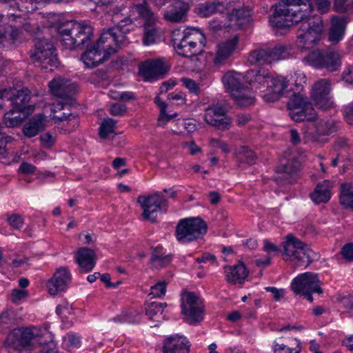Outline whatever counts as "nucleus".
Masks as SVG:
<instances>
[{"label":"nucleus","instance_id":"nucleus-1","mask_svg":"<svg viewBox=\"0 0 353 353\" xmlns=\"http://www.w3.org/2000/svg\"><path fill=\"white\" fill-rule=\"evenodd\" d=\"M313 10L312 0H281L275 5L270 22L279 28L299 24L297 46L301 50L310 49L319 41L323 30L322 17L311 15Z\"/></svg>","mask_w":353,"mask_h":353},{"label":"nucleus","instance_id":"nucleus-2","mask_svg":"<svg viewBox=\"0 0 353 353\" xmlns=\"http://www.w3.org/2000/svg\"><path fill=\"white\" fill-rule=\"evenodd\" d=\"M58 32L62 45L69 50L88 46L92 36V28L85 23L70 21L61 25Z\"/></svg>","mask_w":353,"mask_h":353},{"label":"nucleus","instance_id":"nucleus-3","mask_svg":"<svg viewBox=\"0 0 353 353\" xmlns=\"http://www.w3.org/2000/svg\"><path fill=\"white\" fill-rule=\"evenodd\" d=\"M31 61L37 67L47 70L48 67H57L59 63L56 49L48 39H34V48L30 52Z\"/></svg>","mask_w":353,"mask_h":353},{"label":"nucleus","instance_id":"nucleus-4","mask_svg":"<svg viewBox=\"0 0 353 353\" xmlns=\"http://www.w3.org/2000/svg\"><path fill=\"white\" fill-rule=\"evenodd\" d=\"M294 84L296 87V92H293L292 97L287 103L290 117L296 122L314 121L316 113L312 103L300 94L301 83L295 81Z\"/></svg>","mask_w":353,"mask_h":353},{"label":"nucleus","instance_id":"nucleus-5","mask_svg":"<svg viewBox=\"0 0 353 353\" xmlns=\"http://www.w3.org/2000/svg\"><path fill=\"white\" fill-rule=\"evenodd\" d=\"M207 231L208 225L201 218H185L178 223L175 236L180 243H185L202 238Z\"/></svg>","mask_w":353,"mask_h":353},{"label":"nucleus","instance_id":"nucleus-6","mask_svg":"<svg viewBox=\"0 0 353 353\" xmlns=\"http://www.w3.org/2000/svg\"><path fill=\"white\" fill-rule=\"evenodd\" d=\"M37 343L41 344L39 330L32 328L14 329L7 337L6 345L10 353L21 350L23 347L30 348Z\"/></svg>","mask_w":353,"mask_h":353},{"label":"nucleus","instance_id":"nucleus-7","mask_svg":"<svg viewBox=\"0 0 353 353\" xmlns=\"http://www.w3.org/2000/svg\"><path fill=\"white\" fill-rule=\"evenodd\" d=\"M304 60L316 68H325L329 72L339 70L342 63L341 55L333 50H314L305 56Z\"/></svg>","mask_w":353,"mask_h":353},{"label":"nucleus","instance_id":"nucleus-8","mask_svg":"<svg viewBox=\"0 0 353 353\" xmlns=\"http://www.w3.org/2000/svg\"><path fill=\"white\" fill-rule=\"evenodd\" d=\"M181 310L185 320L190 324L199 323L203 319V301L194 292H186L182 295Z\"/></svg>","mask_w":353,"mask_h":353},{"label":"nucleus","instance_id":"nucleus-9","mask_svg":"<svg viewBox=\"0 0 353 353\" xmlns=\"http://www.w3.org/2000/svg\"><path fill=\"white\" fill-rule=\"evenodd\" d=\"M290 52L283 45H276L273 48H260L252 50L248 57L249 62L252 65L270 64L274 61L288 57Z\"/></svg>","mask_w":353,"mask_h":353},{"label":"nucleus","instance_id":"nucleus-10","mask_svg":"<svg viewBox=\"0 0 353 353\" xmlns=\"http://www.w3.org/2000/svg\"><path fill=\"white\" fill-rule=\"evenodd\" d=\"M107 43L101 41V37L96 43L81 56V60L88 68H93L107 60L117 52L114 47L107 46Z\"/></svg>","mask_w":353,"mask_h":353},{"label":"nucleus","instance_id":"nucleus-11","mask_svg":"<svg viewBox=\"0 0 353 353\" xmlns=\"http://www.w3.org/2000/svg\"><path fill=\"white\" fill-rule=\"evenodd\" d=\"M132 27V19L125 18L115 27L104 30L101 34V41L107 43V46L114 47L117 51L119 45L125 40V34L131 31Z\"/></svg>","mask_w":353,"mask_h":353},{"label":"nucleus","instance_id":"nucleus-12","mask_svg":"<svg viewBox=\"0 0 353 353\" xmlns=\"http://www.w3.org/2000/svg\"><path fill=\"white\" fill-rule=\"evenodd\" d=\"M137 202L143 210V218L150 220L152 222L156 221V218L153 216L154 213L168 206L167 199L162 193L158 192L148 196H139Z\"/></svg>","mask_w":353,"mask_h":353},{"label":"nucleus","instance_id":"nucleus-13","mask_svg":"<svg viewBox=\"0 0 353 353\" xmlns=\"http://www.w3.org/2000/svg\"><path fill=\"white\" fill-rule=\"evenodd\" d=\"M49 88L54 97L65 101L61 104L59 109H63L64 107L70 105L74 101L72 97L76 93L77 87L70 80L55 78L50 81Z\"/></svg>","mask_w":353,"mask_h":353},{"label":"nucleus","instance_id":"nucleus-14","mask_svg":"<svg viewBox=\"0 0 353 353\" xmlns=\"http://www.w3.org/2000/svg\"><path fill=\"white\" fill-rule=\"evenodd\" d=\"M318 274L312 272H305L294 278L291 283L292 290L296 294L302 292H313L321 294L323 289L321 287Z\"/></svg>","mask_w":353,"mask_h":353},{"label":"nucleus","instance_id":"nucleus-15","mask_svg":"<svg viewBox=\"0 0 353 353\" xmlns=\"http://www.w3.org/2000/svg\"><path fill=\"white\" fill-rule=\"evenodd\" d=\"M331 81L328 79L317 81L312 88L311 98L315 105L323 110L333 107L334 103L330 97Z\"/></svg>","mask_w":353,"mask_h":353},{"label":"nucleus","instance_id":"nucleus-16","mask_svg":"<svg viewBox=\"0 0 353 353\" xmlns=\"http://www.w3.org/2000/svg\"><path fill=\"white\" fill-rule=\"evenodd\" d=\"M300 166V162L296 157L288 160L282 159L276 168L275 181L282 185L292 183L296 179Z\"/></svg>","mask_w":353,"mask_h":353},{"label":"nucleus","instance_id":"nucleus-17","mask_svg":"<svg viewBox=\"0 0 353 353\" xmlns=\"http://www.w3.org/2000/svg\"><path fill=\"white\" fill-rule=\"evenodd\" d=\"M290 81L283 76H272L263 95L264 100L267 102H274L282 97L287 96L290 92H295L292 87L288 88Z\"/></svg>","mask_w":353,"mask_h":353},{"label":"nucleus","instance_id":"nucleus-18","mask_svg":"<svg viewBox=\"0 0 353 353\" xmlns=\"http://www.w3.org/2000/svg\"><path fill=\"white\" fill-rule=\"evenodd\" d=\"M205 122L220 130H228L232 124V119L226 114L224 108L219 105L209 106L205 109Z\"/></svg>","mask_w":353,"mask_h":353},{"label":"nucleus","instance_id":"nucleus-19","mask_svg":"<svg viewBox=\"0 0 353 353\" xmlns=\"http://www.w3.org/2000/svg\"><path fill=\"white\" fill-rule=\"evenodd\" d=\"M170 66L164 58H158L145 61L139 66V74L145 80L150 81L163 76L169 70Z\"/></svg>","mask_w":353,"mask_h":353},{"label":"nucleus","instance_id":"nucleus-20","mask_svg":"<svg viewBox=\"0 0 353 353\" xmlns=\"http://www.w3.org/2000/svg\"><path fill=\"white\" fill-rule=\"evenodd\" d=\"M337 123L333 120L322 121L317 124L310 123L304 131L306 141H317L320 136H328L337 130Z\"/></svg>","mask_w":353,"mask_h":353},{"label":"nucleus","instance_id":"nucleus-21","mask_svg":"<svg viewBox=\"0 0 353 353\" xmlns=\"http://www.w3.org/2000/svg\"><path fill=\"white\" fill-rule=\"evenodd\" d=\"M72 276L65 267L58 268L48 282V288L51 295H56L65 291L71 282Z\"/></svg>","mask_w":353,"mask_h":353},{"label":"nucleus","instance_id":"nucleus-22","mask_svg":"<svg viewBox=\"0 0 353 353\" xmlns=\"http://www.w3.org/2000/svg\"><path fill=\"white\" fill-rule=\"evenodd\" d=\"M239 43V36L232 38L216 45L213 62L216 65L224 64L232 56Z\"/></svg>","mask_w":353,"mask_h":353},{"label":"nucleus","instance_id":"nucleus-23","mask_svg":"<svg viewBox=\"0 0 353 353\" xmlns=\"http://www.w3.org/2000/svg\"><path fill=\"white\" fill-rule=\"evenodd\" d=\"M190 342L182 335L166 338L163 343V353H190Z\"/></svg>","mask_w":353,"mask_h":353},{"label":"nucleus","instance_id":"nucleus-24","mask_svg":"<svg viewBox=\"0 0 353 353\" xmlns=\"http://www.w3.org/2000/svg\"><path fill=\"white\" fill-rule=\"evenodd\" d=\"M347 23V20L345 16H332L330 19V28L328 32L329 41L333 44H336L342 40Z\"/></svg>","mask_w":353,"mask_h":353},{"label":"nucleus","instance_id":"nucleus-25","mask_svg":"<svg viewBox=\"0 0 353 353\" xmlns=\"http://www.w3.org/2000/svg\"><path fill=\"white\" fill-rule=\"evenodd\" d=\"M97 256L93 250L82 247L76 252V262L84 272L91 271L95 266Z\"/></svg>","mask_w":353,"mask_h":353},{"label":"nucleus","instance_id":"nucleus-26","mask_svg":"<svg viewBox=\"0 0 353 353\" xmlns=\"http://www.w3.org/2000/svg\"><path fill=\"white\" fill-rule=\"evenodd\" d=\"M189 8L188 2L177 1L172 8L165 11L163 17L166 21L172 23L183 22L186 19Z\"/></svg>","mask_w":353,"mask_h":353},{"label":"nucleus","instance_id":"nucleus-27","mask_svg":"<svg viewBox=\"0 0 353 353\" xmlns=\"http://www.w3.org/2000/svg\"><path fill=\"white\" fill-rule=\"evenodd\" d=\"M224 270L226 281L233 285L243 283L248 274V270L242 261L232 266H225Z\"/></svg>","mask_w":353,"mask_h":353},{"label":"nucleus","instance_id":"nucleus-28","mask_svg":"<svg viewBox=\"0 0 353 353\" xmlns=\"http://www.w3.org/2000/svg\"><path fill=\"white\" fill-rule=\"evenodd\" d=\"M9 92L6 94V100L11 102L12 108L24 111L26 104L30 100L29 91L27 89L10 88Z\"/></svg>","mask_w":353,"mask_h":353},{"label":"nucleus","instance_id":"nucleus-29","mask_svg":"<svg viewBox=\"0 0 353 353\" xmlns=\"http://www.w3.org/2000/svg\"><path fill=\"white\" fill-rule=\"evenodd\" d=\"M303 243H304L301 241L293 235H288L286 236L285 241L282 243L283 254L286 256L284 260L286 261H293L296 255L299 254V252H303L301 248H303Z\"/></svg>","mask_w":353,"mask_h":353},{"label":"nucleus","instance_id":"nucleus-30","mask_svg":"<svg viewBox=\"0 0 353 353\" xmlns=\"http://www.w3.org/2000/svg\"><path fill=\"white\" fill-rule=\"evenodd\" d=\"M46 116L41 114L34 115L23 126V133L28 138L37 136L46 128Z\"/></svg>","mask_w":353,"mask_h":353},{"label":"nucleus","instance_id":"nucleus-31","mask_svg":"<svg viewBox=\"0 0 353 353\" xmlns=\"http://www.w3.org/2000/svg\"><path fill=\"white\" fill-rule=\"evenodd\" d=\"M247 77L250 85H253L256 88L260 89L261 86L269 85L272 76L265 70H252L248 72Z\"/></svg>","mask_w":353,"mask_h":353},{"label":"nucleus","instance_id":"nucleus-32","mask_svg":"<svg viewBox=\"0 0 353 353\" xmlns=\"http://www.w3.org/2000/svg\"><path fill=\"white\" fill-rule=\"evenodd\" d=\"M331 188L328 181L319 183L314 191L310 194L311 199L317 204L327 203L330 199Z\"/></svg>","mask_w":353,"mask_h":353},{"label":"nucleus","instance_id":"nucleus-33","mask_svg":"<svg viewBox=\"0 0 353 353\" xmlns=\"http://www.w3.org/2000/svg\"><path fill=\"white\" fill-rule=\"evenodd\" d=\"M223 83L228 91L232 96L234 92L239 91L245 85L243 83L242 75L234 72L225 73L222 78Z\"/></svg>","mask_w":353,"mask_h":353},{"label":"nucleus","instance_id":"nucleus-34","mask_svg":"<svg viewBox=\"0 0 353 353\" xmlns=\"http://www.w3.org/2000/svg\"><path fill=\"white\" fill-rule=\"evenodd\" d=\"M236 103L241 108H247L254 104L255 97L254 93L249 87L244 86L239 91H235L232 96Z\"/></svg>","mask_w":353,"mask_h":353},{"label":"nucleus","instance_id":"nucleus-35","mask_svg":"<svg viewBox=\"0 0 353 353\" xmlns=\"http://www.w3.org/2000/svg\"><path fill=\"white\" fill-rule=\"evenodd\" d=\"M176 48L180 56L187 58L195 57L201 53L203 48L181 38L178 43H175Z\"/></svg>","mask_w":353,"mask_h":353},{"label":"nucleus","instance_id":"nucleus-36","mask_svg":"<svg viewBox=\"0 0 353 353\" xmlns=\"http://www.w3.org/2000/svg\"><path fill=\"white\" fill-rule=\"evenodd\" d=\"M167 306L166 303L153 301L145 305V314L152 321L161 323L164 320L163 310Z\"/></svg>","mask_w":353,"mask_h":353},{"label":"nucleus","instance_id":"nucleus-37","mask_svg":"<svg viewBox=\"0 0 353 353\" xmlns=\"http://www.w3.org/2000/svg\"><path fill=\"white\" fill-rule=\"evenodd\" d=\"M133 8L138 13L139 17L145 21L144 25H154L156 23L157 17L145 1L134 4Z\"/></svg>","mask_w":353,"mask_h":353},{"label":"nucleus","instance_id":"nucleus-38","mask_svg":"<svg viewBox=\"0 0 353 353\" xmlns=\"http://www.w3.org/2000/svg\"><path fill=\"white\" fill-rule=\"evenodd\" d=\"M181 38L202 48L205 46V37L203 33L198 28H186L183 31Z\"/></svg>","mask_w":353,"mask_h":353},{"label":"nucleus","instance_id":"nucleus-39","mask_svg":"<svg viewBox=\"0 0 353 353\" xmlns=\"http://www.w3.org/2000/svg\"><path fill=\"white\" fill-rule=\"evenodd\" d=\"M161 247H152V256L150 263L155 268L166 267L171 262V256L163 255L161 253Z\"/></svg>","mask_w":353,"mask_h":353},{"label":"nucleus","instance_id":"nucleus-40","mask_svg":"<svg viewBox=\"0 0 353 353\" xmlns=\"http://www.w3.org/2000/svg\"><path fill=\"white\" fill-rule=\"evenodd\" d=\"M53 119L57 121L64 122L63 126L65 128V130L70 132L74 130L79 124V119L77 115L72 113H63L62 114H54Z\"/></svg>","mask_w":353,"mask_h":353},{"label":"nucleus","instance_id":"nucleus-41","mask_svg":"<svg viewBox=\"0 0 353 353\" xmlns=\"http://www.w3.org/2000/svg\"><path fill=\"white\" fill-rule=\"evenodd\" d=\"M250 16V10L240 8L232 9V12L229 15V18L231 21L234 22L236 25L241 27L249 22Z\"/></svg>","mask_w":353,"mask_h":353},{"label":"nucleus","instance_id":"nucleus-42","mask_svg":"<svg viewBox=\"0 0 353 353\" xmlns=\"http://www.w3.org/2000/svg\"><path fill=\"white\" fill-rule=\"evenodd\" d=\"M23 110L12 108L3 117V123L8 128H14L19 125L24 120L25 117H21Z\"/></svg>","mask_w":353,"mask_h":353},{"label":"nucleus","instance_id":"nucleus-43","mask_svg":"<svg viewBox=\"0 0 353 353\" xmlns=\"http://www.w3.org/2000/svg\"><path fill=\"white\" fill-rule=\"evenodd\" d=\"M301 250L303 252H299L293 261H294L296 267L303 266L306 268L314 261V253L305 243H303Z\"/></svg>","mask_w":353,"mask_h":353},{"label":"nucleus","instance_id":"nucleus-44","mask_svg":"<svg viewBox=\"0 0 353 353\" xmlns=\"http://www.w3.org/2000/svg\"><path fill=\"white\" fill-rule=\"evenodd\" d=\"M18 35L19 30L17 28L0 23V43L7 41L13 43L17 41Z\"/></svg>","mask_w":353,"mask_h":353},{"label":"nucleus","instance_id":"nucleus-45","mask_svg":"<svg viewBox=\"0 0 353 353\" xmlns=\"http://www.w3.org/2000/svg\"><path fill=\"white\" fill-rule=\"evenodd\" d=\"M339 203L343 209H351L353 210V191L347 184L343 183L341 185Z\"/></svg>","mask_w":353,"mask_h":353},{"label":"nucleus","instance_id":"nucleus-46","mask_svg":"<svg viewBox=\"0 0 353 353\" xmlns=\"http://www.w3.org/2000/svg\"><path fill=\"white\" fill-rule=\"evenodd\" d=\"M160 34L159 30L154 25H144V34L143 43L145 46H149L156 43Z\"/></svg>","mask_w":353,"mask_h":353},{"label":"nucleus","instance_id":"nucleus-47","mask_svg":"<svg viewBox=\"0 0 353 353\" xmlns=\"http://www.w3.org/2000/svg\"><path fill=\"white\" fill-rule=\"evenodd\" d=\"M154 102L157 106L160 108V114L158 119V125H164L168 121L173 118L172 115H168L165 113L167 104L161 101L159 97H157L154 99Z\"/></svg>","mask_w":353,"mask_h":353},{"label":"nucleus","instance_id":"nucleus-48","mask_svg":"<svg viewBox=\"0 0 353 353\" xmlns=\"http://www.w3.org/2000/svg\"><path fill=\"white\" fill-rule=\"evenodd\" d=\"M116 125L115 120L108 118L104 119L99 127V136L102 139L107 138L114 132Z\"/></svg>","mask_w":353,"mask_h":353},{"label":"nucleus","instance_id":"nucleus-49","mask_svg":"<svg viewBox=\"0 0 353 353\" xmlns=\"http://www.w3.org/2000/svg\"><path fill=\"white\" fill-rule=\"evenodd\" d=\"M238 152L241 156V161H245L248 165L255 163L257 156L253 150H250L247 146H241Z\"/></svg>","mask_w":353,"mask_h":353},{"label":"nucleus","instance_id":"nucleus-50","mask_svg":"<svg viewBox=\"0 0 353 353\" xmlns=\"http://www.w3.org/2000/svg\"><path fill=\"white\" fill-rule=\"evenodd\" d=\"M7 221L9 225L14 230H21L24 224V219L22 216L14 213L8 216Z\"/></svg>","mask_w":353,"mask_h":353},{"label":"nucleus","instance_id":"nucleus-51","mask_svg":"<svg viewBox=\"0 0 353 353\" xmlns=\"http://www.w3.org/2000/svg\"><path fill=\"white\" fill-rule=\"evenodd\" d=\"M337 301L348 311L353 310V295L352 294H339L336 298Z\"/></svg>","mask_w":353,"mask_h":353},{"label":"nucleus","instance_id":"nucleus-52","mask_svg":"<svg viewBox=\"0 0 353 353\" xmlns=\"http://www.w3.org/2000/svg\"><path fill=\"white\" fill-rule=\"evenodd\" d=\"M200 13L203 17H209L212 14L219 12L218 11V7L216 6L214 1L212 0V2L205 3L200 8Z\"/></svg>","mask_w":353,"mask_h":353},{"label":"nucleus","instance_id":"nucleus-53","mask_svg":"<svg viewBox=\"0 0 353 353\" xmlns=\"http://www.w3.org/2000/svg\"><path fill=\"white\" fill-rule=\"evenodd\" d=\"M166 292V283L165 281L159 282L151 288V295L153 297H162L165 294Z\"/></svg>","mask_w":353,"mask_h":353},{"label":"nucleus","instance_id":"nucleus-54","mask_svg":"<svg viewBox=\"0 0 353 353\" xmlns=\"http://www.w3.org/2000/svg\"><path fill=\"white\" fill-rule=\"evenodd\" d=\"M127 112V107L121 103H114L110 105V113L113 116H123Z\"/></svg>","mask_w":353,"mask_h":353},{"label":"nucleus","instance_id":"nucleus-55","mask_svg":"<svg viewBox=\"0 0 353 353\" xmlns=\"http://www.w3.org/2000/svg\"><path fill=\"white\" fill-rule=\"evenodd\" d=\"M139 316V313L133 310L123 312L121 314L118 316L120 321L134 323L137 320V317Z\"/></svg>","mask_w":353,"mask_h":353},{"label":"nucleus","instance_id":"nucleus-56","mask_svg":"<svg viewBox=\"0 0 353 353\" xmlns=\"http://www.w3.org/2000/svg\"><path fill=\"white\" fill-rule=\"evenodd\" d=\"M12 323L11 314L8 312H3L0 314V330L8 328L11 326Z\"/></svg>","mask_w":353,"mask_h":353},{"label":"nucleus","instance_id":"nucleus-57","mask_svg":"<svg viewBox=\"0 0 353 353\" xmlns=\"http://www.w3.org/2000/svg\"><path fill=\"white\" fill-rule=\"evenodd\" d=\"M18 9L21 11L29 12L30 9L32 8L34 3L37 2V0H14Z\"/></svg>","mask_w":353,"mask_h":353},{"label":"nucleus","instance_id":"nucleus-58","mask_svg":"<svg viewBox=\"0 0 353 353\" xmlns=\"http://www.w3.org/2000/svg\"><path fill=\"white\" fill-rule=\"evenodd\" d=\"M39 139L43 146L46 148H52L55 143V137L49 132L41 134Z\"/></svg>","mask_w":353,"mask_h":353},{"label":"nucleus","instance_id":"nucleus-59","mask_svg":"<svg viewBox=\"0 0 353 353\" xmlns=\"http://www.w3.org/2000/svg\"><path fill=\"white\" fill-rule=\"evenodd\" d=\"M181 81L185 87L187 88L190 92L196 94L199 93L200 88L199 85L194 81L188 78H183Z\"/></svg>","mask_w":353,"mask_h":353},{"label":"nucleus","instance_id":"nucleus-60","mask_svg":"<svg viewBox=\"0 0 353 353\" xmlns=\"http://www.w3.org/2000/svg\"><path fill=\"white\" fill-rule=\"evenodd\" d=\"M317 10L321 14L327 13L330 10V0H314Z\"/></svg>","mask_w":353,"mask_h":353},{"label":"nucleus","instance_id":"nucleus-61","mask_svg":"<svg viewBox=\"0 0 353 353\" xmlns=\"http://www.w3.org/2000/svg\"><path fill=\"white\" fill-rule=\"evenodd\" d=\"M343 258L349 261H353V243H346L341 249Z\"/></svg>","mask_w":353,"mask_h":353},{"label":"nucleus","instance_id":"nucleus-62","mask_svg":"<svg viewBox=\"0 0 353 353\" xmlns=\"http://www.w3.org/2000/svg\"><path fill=\"white\" fill-rule=\"evenodd\" d=\"M274 353H300V349H295L293 352L292 348L288 347L283 344L274 343Z\"/></svg>","mask_w":353,"mask_h":353},{"label":"nucleus","instance_id":"nucleus-63","mask_svg":"<svg viewBox=\"0 0 353 353\" xmlns=\"http://www.w3.org/2000/svg\"><path fill=\"white\" fill-rule=\"evenodd\" d=\"M28 294L26 290H19V289H14L11 294V299L13 303H17L21 299L26 297Z\"/></svg>","mask_w":353,"mask_h":353},{"label":"nucleus","instance_id":"nucleus-64","mask_svg":"<svg viewBox=\"0 0 353 353\" xmlns=\"http://www.w3.org/2000/svg\"><path fill=\"white\" fill-rule=\"evenodd\" d=\"M342 79L347 83L353 84V66H348L344 70Z\"/></svg>","mask_w":353,"mask_h":353}]
</instances>
